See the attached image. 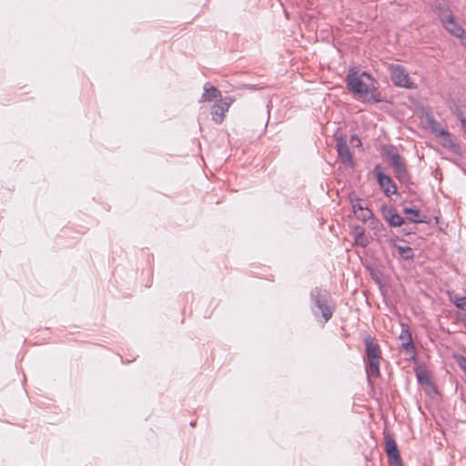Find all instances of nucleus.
Returning a JSON list of instances; mask_svg holds the SVG:
<instances>
[{
    "label": "nucleus",
    "instance_id": "1a4fd4ad",
    "mask_svg": "<svg viewBox=\"0 0 466 466\" xmlns=\"http://www.w3.org/2000/svg\"><path fill=\"white\" fill-rule=\"evenodd\" d=\"M381 216L392 228L400 227L404 224V218L390 206L381 208Z\"/></svg>",
    "mask_w": 466,
    "mask_h": 466
},
{
    "label": "nucleus",
    "instance_id": "f257e3e1",
    "mask_svg": "<svg viewBox=\"0 0 466 466\" xmlns=\"http://www.w3.org/2000/svg\"><path fill=\"white\" fill-rule=\"evenodd\" d=\"M346 83L349 91L360 98L367 99L369 95H370V100L375 103L380 101L378 95L375 94L377 82L367 72H362L359 75L357 71L351 68L346 76Z\"/></svg>",
    "mask_w": 466,
    "mask_h": 466
},
{
    "label": "nucleus",
    "instance_id": "ddd939ff",
    "mask_svg": "<svg viewBox=\"0 0 466 466\" xmlns=\"http://www.w3.org/2000/svg\"><path fill=\"white\" fill-rule=\"evenodd\" d=\"M395 177L401 182H406L409 179V174L404 161L401 159L395 164L391 165Z\"/></svg>",
    "mask_w": 466,
    "mask_h": 466
},
{
    "label": "nucleus",
    "instance_id": "c756f323",
    "mask_svg": "<svg viewBox=\"0 0 466 466\" xmlns=\"http://www.w3.org/2000/svg\"><path fill=\"white\" fill-rule=\"evenodd\" d=\"M190 424H191V426H193V427H194V426L196 425V421H193V422H191Z\"/></svg>",
    "mask_w": 466,
    "mask_h": 466
},
{
    "label": "nucleus",
    "instance_id": "b1692460",
    "mask_svg": "<svg viewBox=\"0 0 466 466\" xmlns=\"http://www.w3.org/2000/svg\"><path fill=\"white\" fill-rule=\"evenodd\" d=\"M457 363L459 367L465 372L466 374V358L463 356H458L456 358Z\"/></svg>",
    "mask_w": 466,
    "mask_h": 466
},
{
    "label": "nucleus",
    "instance_id": "4468645a",
    "mask_svg": "<svg viewBox=\"0 0 466 466\" xmlns=\"http://www.w3.org/2000/svg\"><path fill=\"white\" fill-rule=\"evenodd\" d=\"M403 212L408 216V220L412 223H423L426 221L427 217L420 214V212L412 208H405Z\"/></svg>",
    "mask_w": 466,
    "mask_h": 466
},
{
    "label": "nucleus",
    "instance_id": "f3484780",
    "mask_svg": "<svg viewBox=\"0 0 466 466\" xmlns=\"http://www.w3.org/2000/svg\"><path fill=\"white\" fill-rule=\"evenodd\" d=\"M350 202L351 204L352 211L355 214L362 210L367 205L363 203V200L353 195L350 196Z\"/></svg>",
    "mask_w": 466,
    "mask_h": 466
},
{
    "label": "nucleus",
    "instance_id": "a211bd4d",
    "mask_svg": "<svg viewBox=\"0 0 466 466\" xmlns=\"http://www.w3.org/2000/svg\"><path fill=\"white\" fill-rule=\"evenodd\" d=\"M355 216L359 220L362 222H368L370 218H372L374 214L371 209H370L368 207H365L359 213L355 214Z\"/></svg>",
    "mask_w": 466,
    "mask_h": 466
},
{
    "label": "nucleus",
    "instance_id": "aec40b11",
    "mask_svg": "<svg viewBox=\"0 0 466 466\" xmlns=\"http://www.w3.org/2000/svg\"><path fill=\"white\" fill-rule=\"evenodd\" d=\"M417 380L420 384H431V379L426 371L420 370L416 372Z\"/></svg>",
    "mask_w": 466,
    "mask_h": 466
},
{
    "label": "nucleus",
    "instance_id": "9b49d317",
    "mask_svg": "<svg viewBox=\"0 0 466 466\" xmlns=\"http://www.w3.org/2000/svg\"><path fill=\"white\" fill-rule=\"evenodd\" d=\"M204 93L201 96L199 102H216L222 98V94L216 86H211L209 83H206L203 86Z\"/></svg>",
    "mask_w": 466,
    "mask_h": 466
},
{
    "label": "nucleus",
    "instance_id": "9d476101",
    "mask_svg": "<svg viewBox=\"0 0 466 466\" xmlns=\"http://www.w3.org/2000/svg\"><path fill=\"white\" fill-rule=\"evenodd\" d=\"M401 331L399 335V339L401 340V349L406 350L407 352L414 355L415 354V347L413 344L411 332L410 330L409 325L405 323L400 324Z\"/></svg>",
    "mask_w": 466,
    "mask_h": 466
},
{
    "label": "nucleus",
    "instance_id": "0eeeda50",
    "mask_svg": "<svg viewBox=\"0 0 466 466\" xmlns=\"http://www.w3.org/2000/svg\"><path fill=\"white\" fill-rule=\"evenodd\" d=\"M336 148L340 161L347 167H353L354 159L344 137H336Z\"/></svg>",
    "mask_w": 466,
    "mask_h": 466
},
{
    "label": "nucleus",
    "instance_id": "f8f14e48",
    "mask_svg": "<svg viewBox=\"0 0 466 466\" xmlns=\"http://www.w3.org/2000/svg\"><path fill=\"white\" fill-rule=\"evenodd\" d=\"M377 180L387 197L397 193V187L389 176L383 173H378Z\"/></svg>",
    "mask_w": 466,
    "mask_h": 466
},
{
    "label": "nucleus",
    "instance_id": "cd10ccee",
    "mask_svg": "<svg viewBox=\"0 0 466 466\" xmlns=\"http://www.w3.org/2000/svg\"><path fill=\"white\" fill-rule=\"evenodd\" d=\"M458 117L461 121V127H462L464 132L466 133V117L463 116L462 114H459Z\"/></svg>",
    "mask_w": 466,
    "mask_h": 466
},
{
    "label": "nucleus",
    "instance_id": "dca6fc26",
    "mask_svg": "<svg viewBox=\"0 0 466 466\" xmlns=\"http://www.w3.org/2000/svg\"><path fill=\"white\" fill-rule=\"evenodd\" d=\"M440 135L441 136V138L443 139V146L451 150H454V148L457 147V145L454 143L451 134L448 130H441Z\"/></svg>",
    "mask_w": 466,
    "mask_h": 466
},
{
    "label": "nucleus",
    "instance_id": "f03ea898",
    "mask_svg": "<svg viewBox=\"0 0 466 466\" xmlns=\"http://www.w3.org/2000/svg\"><path fill=\"white\" fill-rule=\"evenodd\" d=\"M365 344V369L368 378L380 376V365L381 350L376 339L370 336L364 339Z\"/></svg>",
    "mask_w": 466,
    "mask_h": 466
},
{
    "label": "nucleus",
    "instance_id": "bb28decb",
    "mask_svg": "<svg viewBox=\"0 0 466 466\" xmlns=\"http://www.w3.org/2000/svg\"><path fill=\"white\" fill-rule=\"evenodd\" d=\"M441 130H445L444 128H442L439 124H436L435 127L432 128V131L433 133L439 137H441V136L440 135V131Z\"/></svg>",
    "mask_w": 466,
    "mask_h": 466
},
{
    "label": "nucleus",
    "instance_id": "4be33fe9",
    "mask_svg": "<svg viewBox=\"0 0 466 466\" xmlns=\"http://www.w3.org/2000/svg\"><path fill=\"white\" fill-rule=\"evenodd\" d=\"M354 239H355V243L358 246H360L362 248L367 247L369 245V243H370L368 238L365 235L359 236V237L355 238Z\"/></svg>",
    "mask_w": 466,
    "mask_h": 466
},
{
    "label": "nucleus",
    "instance_id": "6ab92c4d",
    "mask_svg": "<svg viewBox=\"0 0 466 466\" xmlns=\"http://www.w3.org/2000/svg\"><path fill=\"white\" fill-rule=\"evenodd\" d=\"M368 225L370 229L376 232H380L383 228V224L375 216L368 221Z\"/></svg>",
    "mask_w": 466,
    "mask_h": 466
},
{
    "label": "nucleus",
    "instance_id": "423d86ee",
    "mask_svg": "<svg viewBox=\"0 0 466 466\" xmlns=\"http://www.w3.org/2000/svg\"><path fill=\"white\" fill-rule=\"evenodd\" d=\"M233 102L234 99L232 97L227 96L215 102V104L211 106V118L216 124H221L224 121L226 113L228 111Z\"/></svg>",
    "mask_w": 466,
    "mask_h": 466
},
{
    "label": "nucleus",
    "instance_id": "7ed1b4c3",
    "mask_svg": "<svg viewBox=\"0 0 466 466\" xmlns=\"http://www.w3.org/2000/svg\"><path fill=\"white\" fill-rule=\"evenodd\" d=\"M310 299L321 312L324 322L329 321L333 315V309L329 306L331 301L330 294L319 288H315L310 292Z\"/></svg>",
    "mask_w": 466,
    "mask_h": 466
},
{
    "label": "nucleus",
    "instance_id": "c85d7f7f",
    "mask_svg": "<svg viewBox=\"0 0 466 466\" xmlns=\"http://www.w3.org/2000/svg\"><path fill=\"white\" fill-rule=\"evenodd\" d=\"M461 322L464 325V327L466 328V314L461 318Z\"/></svg>",
    "mask_w": 466,
    "mask_h": 466
},
{
    "label": "nucleus",
    "instance_id": "6e6552de",
    "mask_svg": "<svg viewBox=\"0 0 466 466\" xmlns=\"http://www.w3.org/2000/svg\"><path fill=\"white\" fill-rule=\"evenodd\" d=\"M385 451L390 466H403L397 444L390 437H386Z\"/></svg>",
    "mask_w": 466,
    "mask_h": 466
},
{
    "label": "nucleus",
    "instance_id": "39448f33",
    "mask_svg": "<svg viewBox=\"0 0 466 466\" xmlns=\"http://www.w3.org/2000/svg\"><path fill=\"white\" fill-rule=\"evenodd\" d=\"M390 77L397 86L413 88L414 85L409 76V73L400 65H392L390 67Z\"/></svg>",
    "mask_w": 466,
    "mask_h": 466
},
{
    "label": "nucleus",
    "instance_id": "20e7f679",
    "mask_svg": "<svg viewBox=\"0 0 466 466\" xmlns=\"http://www.w3.org/2000/svg\"><path fill=\"white\" fill-rule=\"evenodd\" d=\"M436 13L440 17L444 28L452 35L461 38L464 35V29L456 22L453 15L446 5H439Z\"/></svg>",
    "mask_w": 466,
    "mask_h": 466
},
{
    "label": "nucleus",
    "instance_id": "2eb2a0df",
    "mask_svg": "<svg viewBox=\"0 0 466 466\" xmlns=\"http://www.w3.org/2000/svg\"><path fill=\"white\" fill-rule=\"evenodd\" d=\"M384 156L389 159L391 165L402 159L396 148L393 147L385 148Z\"/></svg>",
    "mask_w": 466,
    "mask_h": 466
},
{
    "label": "nucleus",
    "instance_id": "412c9836",
    "mask_svg": "<svg viewBox=\"0 0 466 466\" xmlns=\"http://www.w3.org/2000/svg\"><path fill=\"white\" fill-rule=\"evenodd\" d=\"M400 254L406 259L413 258L412 248L410 247H399L398 248Z\"/></svg>",
    "mask_w": 466,
    "mask_h": 466
},
{
    "label": "nucleus",
    "instance_id": "5701e85b",
    "mask_svg": "<svg viewBox=\"0 0 466 466\" xmlns=\"http://www.w3.org/2000/svg\"><path fill=\"white\" fill-rule=\"evenodd\" d=\"M454 304L459 309H464L466 307V297H456Z\"/></svg>",
    "mask_w": 466,
    "mask_h": 466
},
{
    "label": "nucleus",
    "instance_id": "a878e982",
    "mask_svg": "<svg viewBox=\"0 0 466 466\" xmlns=\"http://www.w3.org/2000/svg\"><path fill=\"white\" fill-rule=\"evenodd\" d=\"M363 235H365V230H364V228L361 226L354 227V228H353L354 238L359 237V236H363Z\"/></svg>",
    "mask_w": 466,
    "mask_h": 466
},
{
    "label": "nucleus",
    "instance_id": "393cba45",
    "mask_svg": "<svg viewBox=\"0 0 466 466\" xmlns=\"http://www.w3.org/2000/svg\"><path fill=\"white\" fill-rule=\"evenodd\" d=\"M350 143L351 144L352 147H361V141L357 135L351 136Z\"/></svg>",
    "mask_w": 466,
    "mask_h": 466
}]
</instances>
